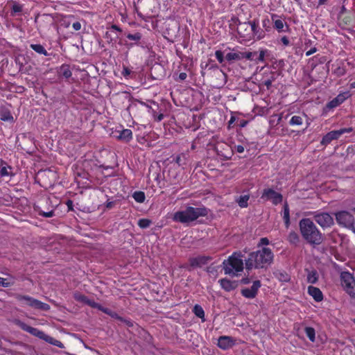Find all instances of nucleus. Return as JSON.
Here are the masks:
<instances>
[{
  "instance_id": "nucleus-1",
  "label": "nucleus",
  "mask_w": 355,
  "mask_h": 355,
  "mask_svg": "<svg viewBox=\"0 0 355 355\" xmlns=\"http://www.w3.org/2000/svg\"><path fill=\"white\" fill-rule=\"evenodd\" d=\"M274 254L269 248L263 247L251 252L245 260L247 270L254 268H267L273 261Z\"/></svg>"
},
{
  "instance_id": "nucleus-2",
  "label": "nucleus",
  "mask_w": 355,
  "mask_h": 355,
  "mask_svg": "<svg viewBox=\"0 0 355 355\" xmlns=\"http://www.w3.org/2000/svg\"><path fill=\"white\" fill-rule=\"evenodd\" d=\"M302 237L311 245H318L323 241V236L310 218H303L299 223Z\"/></svg>"
},
{
  "instance_id": "nucleus-3",
  "label": "nucleus",
  "mask_w": 355,
  "mask_h": 355,
  "mask_svg": "<svg viewBox=\"0 0 355 355\" xmlns=\"http://www.w3.org/2000/svg\"><path fill=\"white\" fill-rule=\"evenodd\" d=\"M207 214V210L205 207H187L183 211H176L173 214V220L181 223H189Z\"/></svg>"
},
{
  "instance_id": "nucleus-4",
  "label": "nucleus",
  "mask_w": 355,
  "mask_h": 355,
  "mask_svg": "<svg viewBox=\"0 0 355 355\" xmlns=\"http://www.w3.org/2000/svg\"><path fill=\"white\" fill-rule=\"evenodd\" d=\"M223 269L226 275H236V272L243 270V261L240 253H234L228 259L223 262Z\"/></svg>"
},
{
  "instance_id": "nucleus-5",
  "label": "nucleus",
  "mask_w": 355,
  "mask_h": 355,
  "mask_svg": "<svg viewBox=\"0 0 355 355\" xmlns=\"http://www.w3.org/2000/svg\"><path fill=\"white\" fill-rule=\"evenodd\" d=\"M336 220L338 224L343 227L352 230L355 227V218L347 211H340L335 214Z\"/></svg>"
},
{
  "instance_id": "nucleus-6",
  "label": "nucleus",
  "mask_w": 355,
  "mask_h": 355,
  "mask_svg": "<svg viewBox=\"0 0 355 355\" xmlns=\"http://www.w3.org/2000/svg\"><path fill=\"white\" fill-rule=\"evenodd\" d=\"M341 285L343 289L352 297L355 298V279L349 272H343L340 275Z\"/></svg>"
},
{
  "instance_id": "nucleus-7",
  "label": "nucleus",
  "mask_w": 355,
  "mask_h": 355,
  "mask_svg": "<svg viewBox=\"0 0 355 355\" xmlns=\"http://www.w3.org/2000/svg\"><path fill=\"white\" fill-rule=\"evenodd\" d=\"M16 299L22 302L24 301L25 304L31 307H33L36 309H40L42 311H49L50 309V306L48 304L42 302L36 299H34L28 295H22L19 294H17L15 295Z\"/></svg>"
},
{
  "instance_id": "nucleus-8",
  "label": "nucleus",
  "mask_w": 355,
  "mask_h": 355,
  "mask_svg": "<svg viewBox=\"0 0 355 355\" xmlns=\"http://www.w3.org/2000/svg\"><path fill=\"white\" fill-rule=\"evenodd\" d=\"M313 219L322 228L330 227L334 224L333 217L327 212L315 211Z\"/></svg>"
},
{
  "instance_id": "nucleus-9",
  "label": "nucleus",
  "mask_w": 355,
  "mask_h": 355,
  "mask_svg": "<svg viewBox=\"0 0 355 355\" xmlns=\"http://www.w3.org/2000/svg\"><path fill=\"white\" fill-rule=\"evenodd\" d=\"M352 130V128H342L338 130L331 131L323 137V138L321 141V144L326 146V145L330 144L331 141L338 139L341 135H343L345 132H350Z\"/></svg>"
},
{
  "instance_id": "nucleus-10",
  "label": "nucleus",
  "mask_w": 355,
  "mask_h": 355,
  "mask_svg": "<svg viewBox=\"0 0 355 355\" xmlns=\"http://www.w3.org/2000/svg\"><path fill=\"white\" fill-rule=\"evenodd\" d=\"M17 324L21 329H23L24 331L36 336L40 339L46 340V339L48 336V335L46 334L44 331H42L37 328L31 327V326L28 325L27 324H26L25 322L19 321L17 322Z\"/></svg>"
},
{
  "instance_id": "nucleus-11",
  "label": "nucleus",
  "mask_w": 355,
  "mask_h": 355,
  "mask_svg": "<svg viewBox=\"0 0 355 355\" xmlns=\"http://www.w3.org/2000/svg\"><path fill=\"white\" fill-rule=\"evenodd\" d=\"M261 198L265 200H271L272 203L277 205L282 202L283 196L281 193L276 192L272 189H266L263 190Z\"/></svg>"
},
{
  "instance_id": "nucleus-12",
  "label": "nucleus",
  "mask_w": 355,
  "mask_h": 355,
  "mask_svg": "<svg viewBox=\"0 0 355 355\" xmlns=\"http://www.w3.org/2000/svg\"><path fill=\"white\" fill-rule=\"evenodd\" d=\"M261 287V282L259 280H256L253 282L250 288H246L241 290V294L246 298H254L257 294L259 288Z\"/></svg>"
},
{
  "instance_id": "nucleus-13",
  "label": "nucleus",
  "mask_w": 355,
  "mask_h": 355,
  "mask_svg": "<svg viewBox=\"0 0 355 355\" xmlns=\"http://www.w3.org/2000/svg\"><path fill=\"white\" fill-rule=\"evenodd\" d=\"M237 32L240 37L250 39L252 37V29L250 22H241L237 24Z\"/></svg>"
},
{
  "instance_id": "nucleus-14",
  "label": "nucleus",
  "mask_w": 355,
  "mask_h": 355,
  "mask_svg": "<svg viewBox=\"0 0 355 355\" xmlns=\"http://www.w3.org/2000/svg\"><path fill=\"white\" fill-rule=\"evenodd\" d=\"M211 258L208 256H199L189 259L190 265L192 267H202L206 265Z\"/></svg>"
},
{
  "instance_id": "nucleus-15",
  "label": "nucleus",
  "mask_w": 355,
  "mask_h": 355,
  "mask_svg": "<svg viewBox=\"0 0 355 355\" xmlns=\"http://www.w3.org/2000/svg\"><path fill=\"white\" fill-rule=\"evenodd\" d=\"M308 293L316 302H321L323 300L322 293L317 287L309 286L308 287Z\"/></svg>"
},
{
  "instance_id": "nucleus-16",
  "label": "nucleus",
  "mask_w": 355,
  "mask_h": 355,
  "mask_svg": "<svg viewBox=\"0 0 355 355\" xmlns=\"http://www.w3.org/2000/svg\"><path fill=\"white\" fill-rule=\"evenodd\" d=\"M234 345L233 340L228 336H220L218 341V345L220 348L226 349Z\"/></svg>"
},
{
  "instance_id": "nucleus-17",
  "label": "nucleus",
  "mask_w": 355,
  "mask_h": 355,
  "mask_svg": "<svg viewBox=\"0 0 355 355\" xmlns=\"http://www.w3.org/2000/svg\"><path fill=\"white\" fill-rule=\"evenodd\" d=\"M250 24V28L252 29V37L257 36L258 39H261L264 36L263 31L258 28V21L254 19L252 21H249Z\"/></svg>"
},
{
  "instance_id": "nucleus-18",
  "label": "nucleus",
  "mask_w": 355,
  "mask_h": 355,
  "mask_svg": "<svg viewBox=\"0 0 355 355\" xmlns=\"http://www.w3.org/2000/svg\"><path fill=\"white\" fill-rule=\"evenodd\" d=\"M219 283L221 287L226 291H231L236 287V284L235 282H232L226 278L220 279Z\"/></svg>"
},
{
  "instance_id": "nucleus-19",
  "label": "nucleus",
  "mask_w": 355,
  "mask_h": 355,
  "mask_svg": "<svg viewBox=\"0 0 355 355\" xmlns=\"http://www.w3.org/2000/svg\"><path fill=\"white\" fill-rule=\"evenodd\" d=\"M214 75L215 77L220 80V82L216 84V86L218 87L224 86L227 82V74L222 70L216 69Z\"/></svg>"
},
{
  "instance_id": "nucleus-20",
  "label": "nucleus",
  "mask_w": 355,
  "mask_h": 355,
  "mask_svg": "<svg viewBox=\"0 0 355 355\" xmlns=\"http://www.w3.org/2000/svg\"><path fill=\"white\" fill-rule=\"evenodd\" d=\"M345 100V96L344 94H339L330 102L328 103L327 107L331 109L338 106Z\"/></svg>"
},
{
  "instance_id": "nucleus-21",
  "label": "nucleus",
  "mask_w": 355,
  "mask_h": 355,
  "mask_svg": "<svg viewBox=\"0 0 355 355\" xmlns=\"http://www.w3.org/2000/svg\"><path fill=\"white\" fill-rule=\"evenodd\" d=\"M225 59L229 62H232L234 61L241 60H242V56L241 55V51L228 53L225 55Z\"/></svg>"
},
{
  "instance_id": "nucleus-22",
  "label": "nucleus",
  "mask_w": 355,
  "mask_h": 355,
  "mask_svg": "<svg viewBox=\"0 0 355 355\" xmlns=\"http://www.w3.org/2000/svg\"><path fill=\"white\" fill-rule=\"evenodd\" d=\"M132 131L129 129H124L120 132L119 135L117 137L119 139L124 140L126 141H130L132 139Z\"/></svg>"
},
{
  "instance_id": "nucleus-23",
  "label": "nucleus",
  "mask_w": 355,
  "mask_h": 355,
  "mask_svg": "<svg viewBox=\"0 0 355 355\" xmlns=\"http://www.w3.org/2000/svg\"><path fill=\"white\" fill-rule=\"evenodd\" d=\"M0 119L3 121L12 122L14 121L12 115L11 114L10 112L8 110L0 112Z\"/></svg>"
},
{
  "instance_id": "nucleus-24",
  "label": "nucleus",
  "mask_w": 355,
  "mask_h": 355,
  "mask_svg": "<svg viewBox=\"0 0 355 355\" xmlns=\"http://www.w3.org/2000/svg\"><path fill=\"white\" fill-rule=\"evenodd\" d=\"M284 220L286 227L290 225L289 207L287 202L284 205Z\"/></svg>"
},
{
  "instance_id": "nucleus-25",
  "label": "nucleus",
  "mask_w": 355,
  "mask_h": 355,
  "mask_svg": "<svg viewBox=\"0 0 355 355\" xmlns=\"http://www.w3.org/2000/svg\"><path fill=\"white\" fill-rule=\"evenodd\" d=\"M60 74L66 78H69L71 76L72 73L68 65H62L60 69Z\"/></svg>"
},
{
  "instance_id": "nucleus-26",
  "label": "nucleus",
  "mask_w": 355,
  "mask_h": 355,
  "mask_svg": "<svg viewBox=\"0 0 355 355\" xmlns=\"http://www.w3.org/2000/svg\"><path fill=\"white\" fill-rule=\"evenodd\" d=\"M174 161L178 166H183L186 165V164H187V155L182 153V154L178 155L174 159Z\"/></svg>"
},
{
  "instance_id": "nucleus-27",
  "label": "nucleus",
  "mask_w": 355,
  "mask_h": 355,
  "mask_svg": "<svg viewBox=\"0 0 355 355\" xmlns=\"http://www.w3.org/2000/svg\"><path fill=\"white\" fill-rule=\"evenodd\" d=\"M31 48L34 50L35 52H37V53H40V54H42V55H47L48 53H47V51H46V49L44 48V46L41 44H31Z\"/></svg>"
},
{
  "instance_id": "nucleus-28",
  "label": "nucleus",
  "mask_w": 355,
  "mask_h": 355,
  "mask_svg": "<svg viewBox=\"0 0 355 355\" xmlns=\"http://www.w3.org/2000/svg\"><path fill=\"white\" fill-rule=\"evenodd\" d=\"M250 198V196L248 195H244V196H241L239 199L236 200V202H238L239 205L242 207V208H244V207H247L248 204V201Z\"/></svg>"
},
{
  "instance_id": "nucleus-29",
  "label": "nucleus",
  "mask_w": 355,
  "mask_h": 355,
  "mask_svg": "<svg viewBox=\"0 0 355 355\" xmlns=\"http://www.w3.org/2000/svg\"><path fill=\"white\" fill-rule=\"evenodd\" d=\"M306 335L311 342H314L315 339V331L313 327H307L304 329Z\"/></svg>"
},
{
  "instance_id": "nucleus-30",
  "label": "nucleus",
  "mask_w": 355,
  "mask_h": 355,
  "mask_svg": "<svg viewBox=\"0 0 355 355\" xmlns=\"http://www.w3.org/2000/svg\"><path fill=\"white\" fill-rule=\"evenodd\" d=\"M45 341L54 345V346L58 347L60 348H64V345L62 344V342H60L58 340L55 339L54 338H53L49 335Z\"/></svg>"
},
{
  "instance_id": "nucleus-31",
  "label": "nucleus",
  "mask_w": 355,
  "mask_h": 355,
  "mask_svg": "<svg viewBox=\"0 0 355 355\" xmlns=\"http://www.w3.org/2000/svg\"><path fill=\"white\" fill-rule=\"evenodd\" d=\"M288 241L291 244L296 245L300 241V237L296 232H291L289 233V234L288 236Z\"/></svg>"
},
{
  "instance_id": "nucleus-32",
  "label": "nucleus",
  "mask_w": 355,
  "mask_h": 355,
  "mask_svg": "<svg viewBox=\"0 0 355 355\" xmlns=\"http://www.w3.org/2000/svg\"><path fill=\"white\" fill-rule=\"evenodd\" d=\"M133 198L137 202H143L145 200V193L143 191H135L132 195Z\"/></svg>"
},
{
  "instance_id": "nucleus-33",
  "label": "nucleus",
  "mask_w": 355,
  "mask_h": 355,
  "mask_svg": "<svg viewBox=\"0 0 355 355\" xmlns=\"http://www.w3.org/2000/svg\"><path fill=\"white\" fill-rule=\"evenodd\" d=\"M338 19L340 21V24H344L345 25H349L353 21V17L351 15L344 16L341 15L338 17Z\"/></svg>"
},
{
  "instance_id": "nucleus-34",
  "label": "nucleus",
  "mask_w": 355,
  "mask_h": 355,
  "mask_svg": "<svg viewBox=\"0 0 355 355\" xmlns=\"http://www.w3.org/2000/svg\"><path fill=\"white\" fill-rule=\"evenodd\" d=\"M303 119L300 116H293L291 117L289 124L291 125H300L302 124Z\"/></svg>"
},
{
  "instance_id": "nucleus-35",
  "label": "nucleus",
  "mask_w": 355,
  "mask_h": 355,
  "mask_svg": "<svg viewBox=\"0 0 355 355\" xmlns=\"http://www.w3.org/2000/svg\"><path fill=\"white\" fill-rule=\"evenodd\" d=\"M193 313L197 317L200 318L202 319L205 317L204 310L200 305H195V306L193 307Z\"/></svg>"
},
{
  "instance_id": "nucleus-36",
  "label": "nucleus",
  "mask_w": 355,
  "mask_h": 355,
  "mask_svg": "<svg viewBox=\"0 0 355 355\" xmlns=\"http://www.w3.org/2000/svg\"><path fill=\"white\" fill-rule=\"evenodd\" d=\"M307 281L309 283L315 284L318 281V275L316 271L309 272L307 275Z\"/></svg>"
},
{
  "instance_id": "nucleus-37",
  "label": "nucleus",
  "mask_w": 355,
  "mask_h": 355,
  "mask_svg": "<svg viewBox=\"0 0 355 355\" xmlns=\"http://www.w3.org/2000/svg\"><path fill=\"white\" fill-rule=\"evenodd\" d=\"M257 52H241V55L242 56V59L245 58L249 60L255 61V58L254 55H257Z\"/></svg>"
},
{
  "instance_id": "nucleus-38",
  "label": "nucleus",
  "mask_w": 355,
  "mask_h": 355,
  "mask_svg": "<svg viewBox=\"0 0 355 355\" xmlns=\"http://www.w3.org/2000/svg\"><path fill=\"white\" fill-rule=\"evenodd\" d=\"M73 297L76 301H78V302H83L85 304L87 303V301L88 300V298L85 295H84L80 293H75L73 294Z\"/></svg>"
},
{
  "instance_id": "nucleus-39",
  "label": "nucleus",
  "mask_w": 355,
  "mask_h": 355,
  "mask_svg": "<svg viewBox=\"0 0 355 355\" xmlns=\"http://www.w3.org/2000/svg\"><path fill=\"white\" fill-rule=\"evenodd\" d=\"M101 311H103V313L109 315L110 316H111L112 318H114V319H118L119 315L114 311H112V310H110V309H107V308H104L103 306L102 307V309H101Z\"/></svg>"
},
{
  "instance_id": "nucleus-40",
  "label": "nucleus",
  "mask_w": 355,
  "mask_h": 355,
  "mask_svg": "<svg viewBox=\"0 0 355 355\" xmlns=\"http://www.w3.org/2000/svg\"><path fill=\"white\" fill-rule=\"evenodd\" d=\"M150 224H151V220L149 219H146V218H142V219L139 220V221H138V225L141 228H143V229L148 227Z\"/></svg>"
},
{
  "instance_id": "nucleus-41",
  "label": "nucleus",
  "mask_w": 355,
  "mask_h": 355,
  "mask_svg": "<svg viewBox=\"0 0 355 355\" xmlns=\"http://www.w3.org/2000/svg\"><path fill=\"white\" fill-rule=\"evenodd\" d=\"M22 11V6L19 3H14L12 6V15L20 13Z\"/></svg>"
},
{
  "instance_id": "nucleus-42",
  "label": "nucleus",
  "mask_w": 355,
  "mask_h": 355,
  "mask_svg": "<svg viewBox=\"0 0 355 355\" xmlns=\"http://www.w3.org/2000/svg\"><path fill=\"white\" fill-rule=\"evenodd\" d=\"M117 320H119V322L124 324L125 325H126L128 327H132L134 325V322L132 320H128L126 318H123L121 316L119 317Z\"/></svg>"
},
{
  "instance_id": "nucleus-43",
  "label": "nucleus",
  "mask_w": 355,
  "mask_h": 355,
  "mask_svg": "<svg viewBox=\"0 0 355 355\" xmlns=\"http://www.w3.org/2000/svg\"><path fill=\"white\" fill-rule=\"evenodd\" d=\"M266 52V50H261L259 51V54L258 55V56L255 58V62L257 63L259 62H263Z\"/></svg>"
},
{
  "instance_id": "nucleus-44",
  "label": "nucleus",
  "mask_w": 355,
  "mask_h": 355,
  "mask_svg": "<svg viewBox=\"0 0 355 355\" xmlns=\"http://www.w3.org/2000/svg\"><path fill=\"white\" fill-rule=\"evenodd\" d=\"M127 37L131 40L139 41L141 38V34L139 33H136L135 34L128 33L127 35Z\"/></svg>"
},
{
  "instance_id": "nucleus-45",
  "label": "nucleus",
  "mask_w": 355,
  "mask_h": 355,
  "mask_svg": "<svg viewBox=\"0 0 355 355\" xmlns=\"http://www.w3.org/2000/svg\"><path fill=\"white\" fill-rule=\"evenodd\" d=\"M275 28L279 31V32H281L283 30V28H284V22L281 19H277L275 21Z\"/></svg>"
},
{
  "instance_id": "nucleus-46",
  "label": "nucleus",
  "mask_w": 355,
  "mask_h": 355,
  "mask_svg": "<svg viewBox=\"0 0 355 355\" xmlns=\"http://www.w3.org/2000/svg\"><path fill=\"white\" fill-rule=\"evenodd\" d=\"M86 304L90 306L92 308L98 309L100 311H101V309L103 307L101 305H100L99 304L95 302L94 300H89V299L87 300Z\"/></svg>"
},
{
  "instance_id": "nucleus-47",
  "label": "nucleus",
  "mask_w": 355,
  "mask_h": 355,
  "mask_svg": "<svg viewBox=\"0 0 355 355\" xmlns=\"http://www.w3.org/2000/svg\"><path fill=\"white\" fill-rule=\"evenodd\" d=\"M215 55H216V58L217 59V60L220 62V63H223L224 60H225V58H224V55H223V53L221 51H216L215 52Z\"/></svg>"
},
{
  "instance_id": "nucleus-48",
  "label": "nucleus",
  "mask_w": 355,
  "mask_h": 355,
  "mask_svg": "<svg viewBox=\"0 0 355 355\" xmlns=\"http://www.w3.org/2000/svg\"><path fill=\"white\" fill-rule=\"evenodd\" d=\"M39 215L44 216V217L50 218V217L53 216L55 215V214H54V211H53V210L48 211V212L40 211Z\"/></svg>"
},
{
  "instance_id": "nucleus-49",
  "label": "nucleus",
  "mask_w": 355,
  "mask_h": 355,
  "mask_svg": "<svg viewBox=\"0 0 355 355\" xmlns=\"http://www.w3.org/2000/svg\"><path fill=\"white\" fill-rule=\"evenodd\" d=\"M274 80H275V77L273 76H272L270 78L264 80L263 84H264V85L266 86L267 89H269L271 87L272 83Z\"/></svg>"
},
{
  "instance_id": "nucleus-50",
  "label": "nucleus",
  "mask_w": 355,
  "mask_h": 355,
  "mask_svg": "<svg viewBox=\"0 0 355 355\" xmlns=\"http://www.w3.org/2000/svg\"><path fill=\"white\" fill-rule=\"evenodd\" d=\"M279 278L280 280L284 282H288L289 280L288 275L286 273L279 272Z\"/></svg>"
},
{
  "instance_id": "nucleus-51",
  "label": "nucleus",
  "mask_w": 355,
  "mask_h": 355,
  "mask_svg": "<svg viewBox=\"0 0 355 355\" xmlns=\"http://www.w3.org/2000/svg\"><path fill=\"white\" fill-rule=\"evenodd\" d=\"M268 244H269V240L266 237H263L260 239L258 246L267 245Z\"/></svg>"
},
{
  "instance_id": "nucleus-52",
  "label": "nucleus",
  "mask_w": 355,
  "mask_h": 355,
  "mask_svg": "<svg viewBox=\"0 0 355 355\" xmlns=\"http://www.w3.org/2000/svg\"><path fill=\"white\" fill-rule=\"evenodd\" d=\"M0 286L3 287H8L10 286V282H7L6 279L0 277Z\"/></svg>"
},
{
  "instance_id": "nucleus-53",
  "label": "nucleus",
  "mask_w": 355,
  "mask_h": 355,
  "mask_svg": "<svg viewBox=\"0 0 355 355\" xmlns=\"http://www.w3.org/2000/svg\"><path fill=\"white\" fill-rule=\"evenodd\" d=\"M0 173L1 176L8 175L9 173L8 168L6 166H1L0 169Z\"/></svg>"
},
{
  "instance_id": "nucleus-54",
  "label": "nucleus",
  "mask_w": 355,
  "mask_h": 355,
  "mask_svg": "<svg viewBox=\"0 0 355 355\" xmlns=\"http://www.w3.org/2000/svg\"><path fill=\"white\" fill-rule=\"evenodd\" d=\"M72 26L75 31H79L81 28V24L79 21H76Z\"/></svg>"
},
{
  "instance_id": "nucleus-55",
  "label": "nucleus",
  "mask_w": 355,
  "mask_h": 355,
  "mask_svg": "<svg viewBox=\"0 0 355 355\" xmlns=\"http://www.w3.org/2000/svg\"><path fill=\"white\" fill-rule=\"evenodd\" d=\"M262 24H263V26L264 28H266V31H268V28H270L269 27V24H270L269 19H266L263 20Z\"/></svg>"
},
{
  "instance_id": "nucleus-56",
  "label": "nucleus",
  "mask_w": 355,
  "mask_h": 355,
  "mask_svg": "<svg viewBox=\"0 0 355 355\" xmlns=\"http://www.w3.org/2000/svg\"><path fill=\"white\" fill-rule=\"evenodd\" d=\"M235 148H236V150L239 153H242L244 152V147L241 145L236 146Z\"/></svg>"
},
{
  "instance_id": "nucleus-57",
  "label": "nucleus",
  "mask_w": 355,
  "mask_h": 355,
  "mask_svg": "<svg viewBox=\"0 0 355 355\" xmlns=\"http://www.w3.org/2000/svg\"><path fill=\"white\" fill-rule=\"evenodd\" d=\"M282 40V42L285 45V46H288L289 44V40L288 39L287 37L286 36H284L282 37L281 39Z\"/></svg>"
},
{
  "instance_id": "nucleus-58",
  "label": "nucleus",
  "mask_w": 355,
  "mask_h": 355,
  "mask_svg": "<svg viewBox=\"0 0 355 355\" xmlns=\"http://www.w3.org/2000/svg\"><path fill=\"white\" fill-rule=\"evenodd\" d=\"M316 51H317V49L315 47H313L306 53V55L309 56V55L313 54L314 53H315Z\"/></svg>"
},
{
  "instance_id": "nucleus-59",
  "label": "nucleus",
  "mask_w": 355,
  "mask_h": 355,
  "mask_svg": "<svg viewBox=\"0 0 355 355\" xmlns=\"http://www.w3.org/2000/svg\"><path fill=\"white\" fill-rule=\"evenodd\" d=\"M187 73H184V72L180 73L179 74V79H180V80H184L187 78Z\"/></svg>"
},
{
  "instance_id": "nucleus-60",
  "label": "nucleus",
  "mask_w": 355,
  "mask_h": 355,
  "mask_svg": "<svg viewBox=\"0 0 355 355\" xmlns=\"http://www.w3.org/2000/svg\"><path fill=\"white\" fill-rule=\"evenodd\" d=\"M114 205V202H107L106 204V207L108 209H111Z\"/></svg>"
},
{
  "instance_id": "nucleus-61",
  "label": "nucleus",
  "mask_w": 355,
  "mask_h": 355,
  "mask_svg": "<svg viewBox=\"0 0 355 355\" xmlns=\"http://www.w3.org/2000/svg\"><path fill=\"white\" fill-rule=\"evenodd\" d=\"M345 11H346V8H345L344 6H343L342 8H341V10H340V12L339 13V17L340 16V15H341V16L344 15Z\"/></svg>"
},
{
  "instance_id": "nucleus-62",
  "label": "nucleus",
  "mask_w": 355,
  "mask_h": 355,
  "mask_svg": "<svg viewBox=\"0 0 355 355\" xmlns=\"http://www.w3.org/2000/svg\"><path fill=\"white\" fill-rule=\"evenodd\" d=\"M241 282L244 284H248L250 283V279L248 278H243Z\"/></svg>"
},
{
  "instance_id": "nucleus-63",
  "label": "nucleus",
  "mask_w": 355,
  "mask_h": 355,
  "mask_svg": "<svg viewBox=\"0 0 355 355\" xmlns=\"http://www.w3.org/2000/svg\"><path fill=\"white\" fill-rule=\"evenodd\" d=\"M112 28L118 31H121V29L118 26L114 24L112 26Z\"/></svg>"
},
{
  "instance_id": "nucleus-64",
  "label": "nucleus",
  "mask_w": 355,
  "mask_h": 355,
  "mask_svg": "<svg viewBox=\"0 0 355 355\" xmlns=\"http://www.w3.org/2000/svg\"><path fill=\"white\" fill-rule=\"evenodd\" d=\"M350 88H355V81L350 84Z\"/></svg>"
}]
</instances>
